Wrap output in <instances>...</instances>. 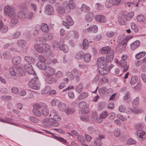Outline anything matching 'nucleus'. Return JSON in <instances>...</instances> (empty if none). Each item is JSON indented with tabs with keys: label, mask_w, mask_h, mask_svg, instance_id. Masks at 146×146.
Listing matches in <instances>:
<instances>
[{
	"label": "nucleus",
	"mask_w": 146,
	"mask_h": 146,
	"mask_svg": "<svg viewBox=\"0 0 146 146\" xmlns=\"http://www.w3.org/2000/svg\"><path fill=\"white\" fill-rule=\"evenodd\" d=\"M24 68L28 74H35V72L30 64H25Z\"/></svg>",
	"instance_id": "1a4fd4ad"
},
{
	"label": "nucleus",
	"mask_w": 146,
	"mask_h": 146,
	"mask_svg": "<svg viewBox=\"0 0 146 146\" xmlns=\"http://www.w3.org/2000/svg\"><path fill=\"white\" fill-rule=\"evenodd\" d=\"M53 112L55 113V114L53 116V119H55L56 121H60L61 119V117L58 115L56 114V113L55 110L53 111Z\"/></svg>",
	"instance_id": "69168bd1"
},
{
	"label": "nucleus",
	"mask_w": 146,
	"mask_h": 146,
	"mask_svg": "<svg viewBox=\"0 0 146 146\" xmlns=\"http://www.w3.org/2000/svg\"><path fill=\"white\" fill-rule=\"evenodd\" d=\"M114 52L113 50L110 51V52L106 54V59L107 62L108 63L111 62L113 60V58Z\"/></svg>",
	"instance_id": "ddd939ff"
},
{
	"label": "nucleus",
	"mask_w": 146,
	"mask_h": 146,
	"mask_svg": "<svg viewBox=\"0 0 146 146\" xmlns=\"http://www.w3.org/2000/svg\"><path fill=\"white\" fill-rule=\"evenodd\" d=\"M104 5L99 3H96L94 5L95 8L98 10H100L103 8Z\"/></svg>",
	"instance_id": "603ef678"
},
{
	"label": "nucleus",
	"mask_w": 146,
	"mask_h": 146,
	"mask_svg": "<svg viewBox=\"0 0 146 146\" xmlns=\"http://www.w3.org/2000/svg\"><path fill=\"white\" fill-rule=\"evenodd\" d=\"M46 82L48 84H51L56 82V79L54 77H49L46 80Z\"/></svg>",
	"instance_id": "473e14b6"
},
{
	"label": "nucleus",
	"mask_w": 146,
	"mask_h": 146,
	"mask_svg": "<svg viewBox=\"0 0 146 146\" xmlns=\"http://www.w3.org/2000/svg\"><path fill=\"white\" fill-rule=\"evenodd\" d=\"M49 122H50L49 119L48 118H46L43 120L42 121V123L46 127H51V126H49L48 125L49 124H50Z\"/></svg>",
	"instance_id": "6e6d98bb"
},
{
	"label": "nucleus",
	"mask_w": 146,
	"mask_h": 146,
	"mask_svg": "<svg viewBox=\"0 0 146 146\" xmlns=\"http://www.w3.org/2000/svg\"><path fill=\"white\" fill-rule=\"evenodd\" d=\"M138 78L136 76H132L130 79V83L131 85H133L137 81Z\"/></svg>",
	"instance_id": "79ce46f5"
},
{
	"label": "nucleus",
	"mask_w": 146,
	"mask_h": 146,
	"mask_svg": "<svg viewBox=\"0 0 146 146\" xmlns=\"http://www.w3.org/2000/svg\"><path fill=\"white\" fill-rule=\"evenodd\" d=\"M83 86V84L81 83H80L76 88V91L78 93H80L82 91Z\"/></svg>",
	"instance_id": "de8ad7c7"
},
{
	"label": "nucleus",
	"mask_w": 146,
	"mask_h": 146,
	"mask_svg": "<svg viewBox=\"0 0 146 146\" xmlns=\"http://www.w3.org/2000/svg\"><path fill=\"white\" fill-rule=\"evenodd\" d=\"M55 71L54 68L51 67H46L43 72V74L46 76H53L55 74Z\"/></svg>",
	"instance_id": "423d86ee"
},
{
	"label": "nucleus",
	"mask_w": 146,
	"mask_h": 146,
	"mask_svg": "<svg viewBox=\"0 0 146 146\" xmlns=\"http://www.w3.org/2000/svg\"><path fill=\"white\" fill-rule=\"evenodd\" d=\"M106 90V88L104 87L102 88L99 89L98 92L99 94L101 96H103L105 94Z\"/></svg>",
	"instance_id": "3c124183"
},
{
	"label": "nucleus",
	"mask_w": 146,
	"mask_h": 146,
	"mask_svg": "<svg viewBox=\"0 0 146 146\" xmlns=\"http://www.w3.org/2000/svg\"><path fill=\"white\" fill-rule=\"evenodd\" d=\"M42 49H43V52H46L49 54L51 53V52L50 50V47L49 45L47 44H44L42 45Z\"/></svg>",
	"instance_id": "6ab92c4d"
},
{
	"label": "nucleus",
	"mask_w": 146,
	"mask_h": 146,
	"mask_svg": "<svg viewBox=\"0 0 146 146\" xmlns=\"http://www.w3.org/2000/svg\"><path fill=\"white\" fill-rule=\"evenodd\" d=\"M98 30L97 27L96 25H93L87 29L84 30V31H87L88 32L92 31L94 33H96L97 31Z\"/></svg>",
	"instance_id": "393cba45"
},
{
	"label": "nucleus",
	"mask_w": 146,
	"mask_h": 146,
	"mask_svg": "<svg viewBox=\"0 0 146 146\" xmlns=\"http://www.w3.org/2000/svg\"><path fill=\"white\" fill-rule=\"evenodd\" d=\"M105 59L103 57L99 58L97 60V64L100 74L105 75L109 73V70L107 68Z\"/></svg>",
	"instance_id": "f03ea898"
},
{
	"label": "nucleus",
	"mask_w": 146,
	"mask_h": 146,
	"mask_svg": "<svg viewBox=\"0 0 146 146\" xmlns=\"http://www.w3.org/2000/svg\"><path fill=\"white\" fill-rule=\"evenodd\" d=\"M84 60L86 62H89L91 60V55L89 53H87L84 55Z\"/></svg>",
	"instance_id": "a19ab883"
},
{
	"label": "nucleus",
	"mask_w": 146,
	"mask_h": 146,
	"mask_svg": "<svg viewBox=\"0 0 146 146\" xmlns=\"http://www.w3.org/2000/svg\"><path fill=\"white\" fill-rule=\"evenodd\" d=\"M137 19L139 22H143L145 20V18L144 16L142 14L138 15L137 17Z\"/></svg>",
	"instance_id": "37998d69"
},
{
	"label": "nucleus",
	"mask_w": 146,
	"mask_h": 146,
	"mask_svg": "<svg viewBox=\"0 0 146 146\" xmlns=\"http://www.w3.org/2000/svg\"><path fill=\"white\" fill-rule=\"evenodd\" d=\"M84 52L82 51H80L76 53L75 56L76 59H80L83 58L84 55Z\"/></svg>",
	"instance_id": "72a5a7b5"
},
{
	"label": "nucleus",
	"mask_w": 146,
	"mask_h": 146,
	"mask_svg": "<svg viewBox=\"0 0 146 146\" xmlns=\"http://www.w3.org/2000/svg\"><path fill=\"white\" fill-rule=\"evenodd\" d=\"M146 54V53L144 51H142L136 54L135 55V57L136 59H139L142 58Z\"/></svg>",
	"instance_id": "c03bdc74"
},
{
	"label": "nucleus",
	"mask_w": 146,
	"mask_h": 146,
	"mask_svg": "<svg viewBox=\"0 0 146 146\" xmlns=\"http://www.w3.org/2000/svg\"><path fill=\"white\" fill-rule=\"evenodd\" d=\"M60 45L58 44V42L56 41H53L52 42V46L54 49L56 50L58 48Z\"/></svg>",
	"instance_id": "bf43d9fd"
},
{
	"label": "nucleus",
	"mask_w": 146,
	"mask_h": 146,
	"mask_svg": "<svg viewBox=\"0 0 146 146\" xmlns=\"http://www.w3.org/2000/svg\"><path fill=\"white\" fill-rule=\"evenodd\" d=\"M114 33L112 31H108L106 34V36L109 38L112 37L114 35Z\"/></svg>",
	"instance_id": "052dcab7"
},
{
	"label": "nucleus",
	"mask_w": 146,
	"mask_h": 146,
	"mask_svg": "<svg viewBox=\"0 0 146 146\" xmlns=\"http://www.w3.org/2000/svg\"><path fill=\"white\" fill-rule=\"evenodd\" d=\"M140 44V42L139 40H136L132 43L130 46L131 49L134 50L137 48Z\"/></svg>",
	"instance_id": "cd10ccee"
},
{
	"label": "nucleus",
	"mask_w": 146,
	"mask_h": 146,
	"mask_svg": "<svg viewBox=\"0 0 146 146\" xmlns=\"http://www.w3.org/2000/svg\"><path fill=\"white\" fill-rule=\"evenodd\" d=\"M8 29V27L4 25L2 21L0 20V32L2 33H5L7 32Z\"/></svg>",
	"instance_id": "2eb2a0df"
},
{
	"label": "nucleus",
	"mask_w": 146,
	"mask_h": 146,
	"mask_svg": "<svg viewBox=\"0 0 146 146\" xmlns=\"http://www.w3.org/2000/svg\"><path fill=\"white\" fill-rule=\"evenodd\" d=\"M62 24L67 28L69 29V26L72 25L74 24V22L70 16H68L66 17V21H63Z\"/></svg>",
	"instance_id": "0eeeda50"
},
{
	"label": "nucleus",
	"mask_w": 146,
	"mask_h": 146,
	"mask_svg": "<svg viewBox=\"0 0 146 146\" xmlns=\"http://www.w3.org/2000/svg\"><path fill=\"white\" fill-rule=\"evenodd\" d=\"M45 13L48 15H52L54 13V9L51 5L48 4L45 6Z\"/></svg>",
	"instance_id": "6e6552de"
},
{
	"label": "nucleus",
	"mask_w": 146,
	"mask_h": 146,
	"mask_svg": "<svg viewBox=\"0 0 146 146\" xmlns=\"http://www.w3.org/2000/svg\"><path fill=\"white\" fill-rule=\"evenodd\" d=\"M64 5H66V9L69 11L70 9H74L76 7V5L72 0H70L68 3L65 2Z\"/></svg>",
	"instance_id": "9b49d317"
},
{
	"label": "nucleus",
	"mask_w": 146,
	"mask_h": 146,
	"mask_svg": "<svg viewBox=\"0 0 146 146\" xmlns=\"http://www.w3.org/2000/svg\"><path fill=\"white\" fill-rule=\"evenodd\" d=\"M26 44V41L24 40H18L17 42V44L18 46L22 48L25 47Z\"/></svg>",
	"instance_id": "bb28decb"
},
{
	"label": "nucleus",
	"mask_w": 146,
	"mask_h": 146,
	"mask_svg": "<svg viewBox=\"0 0 146 146\" xmlns=\"http://www.w3.org/2000/svg\"><path fill=\"white\" fill-rule=\"evenodd\" d=\"M64 111L67 114L70 115L74 112V110L73 108H68L65 110Z\"/></svg>",
	"instance_id": "13d9d810"
},
{
	"label": "nucleus",
	"mask_w": 146,
	"mask_h": 146,
	"mask_svg": "<svg viewBox=\"0 0 146 146\" xmlns=\"http://www.w3.org/2000/svg\"><path fill=\"white\" fill-rule=\"evenodd\" d=\"M79 108L81 109L86 108H87V103L84 101H82L80 102L78 105Z\"/></svg>",
	"instance_id": "e433bc0d"
},
{
	"label": "nucleus",
	"mask_w": 146,
	"mask_h": 146,
	"mask_svg": "<svg viewBox=\"0 0 146 146\" xmlns=\"http://www.w3.org/2000/svg\"><path fill=\"white\" fill-rule=\"evenodd\" d=\"M34 114L37 117H40L41 115V113L40 111L38 109L34 108L33 110Z\"/></svg>",
	"instance_id": "09e8293b"
},
{
	"label": "nucleus",
	"mask_w": 146,
	"mask_h": 146,
	"mask_svg": "<svg viewBox=\"0 0 146 146\" xmlns=\"http://www.w3.org/2000/svg\"><path fill=\"white\" fill-rule=\"evenodd\" d=\"M108 115L107 111H103L100 114V117L103 119L105 118Z\"/></svg>",
	"instance_id": "e2e57ef3"
},
{
	"label": "nucleus",
	"mask_w": 146,
	"mask_h": 146,
	"mask_svg": "<svg viewBox=\"0 0 146 146\" xmlns=\"http://www.w3.org/2000/svg\"><path fill=\"white\" fill-rule=\"evenodd\" d=\"M47 107H44L42 109V115L45 116H47L49 113Z\"/></svg>",
	"instance_id": "4c0bfd02"
},
{
	"label": "nucleus",
	"mask_w": 146,
	"mask_h": 146,
	"mask_svg": "<svg viewBox=\"0 0 146 146\" xmlns=\"http://www.w3.org/2000/svg\"><path fill=\"white\" fill-rule=\"evenodd\" d=\"M38 58L39 60L36 64L37 66L40 69L44 70L47 67L45 63L46 59L40 55L39 56Z\"/></svg>",
	"instance_id": "39448f33"
},
{
	"label": "nucleus",
	"mask_w": 146,
	"mask_h": 146,
	"mask_svg": "<svg viewBox=\"0 0 146 146\" xmlns=\"http://www.w3.org/2000/svg\"><path fill=\"white\" fill-rule=\"evenodd\" d=\"M4 12L5 15H8L10 18L17 15L15 12L14 8L9 5H7L5 7Z\"/></svg>",
	"instance_id": "7ed1b4c3"
},
{
	"label": "nucleus",
	"mask_w": 146,
	"mask_h": 146,
	"mask_svg": "<svg viewBox=\"0 0 146 146\" xmlns=\"http://www.w3.org/2000/svg\"><path fill=\"white\" fill-rule=\"evenodd\" d=\"M50 87L49 86H46L43 90V92L44 94H47L50 92Z\"/></svg>",
	"instance_id": "774afa93"
},
{
	"label": "nucleus",
	"mask_w": 146,
	"mask_h": 146,
	"mask_svg": "<svg viewBox=\"0 0 146 146\" xmlns=\"http://www.w3.org/2000/svg\"><path fill=\"white\" fill-rule=\"evenodd\" d=\"M143 110L141 108H138L137 109L133 108L131 109L130 110L129 112L130 113L133 112L134 114H138L141 113L143 111Z\"/></svg>",
	"instance_id": "a878e982"
},
{
	"label": "nucleus",
	"mask_w": 146,
	"mask_h": 146,
	"mask_svg": "<svg viewBox=\"0 0 146 146\" xmlns=\"http://www.w3.org/2000/svg\"><path fill=\"white\" fill-rule=\"evenodd\" d=\"M83 46L84 49L86 50L87 49L89 46V42L86 39H84L83 41Z\"/></svg>",
	"instance_id": "a18cd8bd"
},
{
	"label": "nucleus",
	"mask_w": 146,
	"mask_h": 146,
	"mask_svg": "<svg viewBox=\"0 0 146 146\" xmlns=\"http://www.w3.org/2000/svg\"><path fill=\"white\" fill-rule=\"evenodd\" d=\"M71 72L72 75L71 76V78L73 79L74 77H75L76 80L77 81H78L79 80L80 78L78 70L76 69H73L72 70Z\"/></svg>",
	"instance_id": "f8f14e48"
},
{
	"label": "nucleus",
	"mask_w": 146,
	"mask_h": 146,
	"mask_svg": "<svg viewBox=\"0 0 146 146\" xmlns=\"http://www.w3.org/2000/svg\"><path fill=\"white\" fill-rule=\"evenodd\" d=\"M88 95L87 92H84L81 93L80 95L79 98L80 100H82L87 98Z\"/></svg>",
	"instance_id": "864d4df0"
},
{
	"label": "nucleus",
	"mask_w": 146,
	"mask_h": 146,
	"mask_svg": "<svg viewBox=\"0 0 146 146\" xmlns=\"http://www.w3.org/2000/svg\"><path fill=\"white\" fill-rule=\"evenodd\" d=\"M54 138L56 140H58V141L62 142V143L64 144L67 143L66 141L62 137L56 136H55Z\"/></svg>",
	"instance_id": "5fc2aeb1"
},
{
	"label": "nucleus",
	"mask_w": 146,
	"mask_h": 146,
	"mask_svg": "<svg viewBox=\"0 0 146 146\" xmlns=\"http://www.w3.org/2000/svg\"><path fill=\"white\" fill-rule=\"evenodd\" d=\"M74 32L73 31H70L65 36V38L66 39H68L74 35Z\"/></svg>",
	"instance_id": "0e129e2a"
},
{
	"label": "nucleus",
	"mask_w": 146,
	"mask_h": 146,
	"mask_svg": "<svg viewBox=\"0 0 146 146\" xmlns=\"http://www.w3.org/2000/svg\"><path fill=\"white\" fill-rule=\"evenodd\" d=\"M113 133L115 136L118 137L120 134V129L118 128H116L114 129Z\"/></svg>",
	"instance_id": "4d7b16f0"
},
{
	"label": "nucleus",
	"mask_w": 146,
	"mask_h": 146,
	"mask_svg": "<svg viewBox=\"0 0 146 146\" xmlns=\"http://www.w3.org/2000/svg\"><path fill=\"white\" fill-rule=\"evenodd\" d=\"M2 56L5 60H9L11 59V53L8 51H5L2 53Z\"/></svg>",
	"instance_id": "412c9836"
},
{
	"label": "nucleus",
	"mask_w": 146,
	"mask_h": 146,
	"mask_svg": "<svg viewBox=\"0 0 146 146\" xmlns=\"http://www.w3.org/2000/svg\"><path fill=\"white\" fill-rule=\"evenodd\" d=\"M80 9L82 11L86 12L89 11L90 10V8L89 7L86 6L84 4H83Z\"/></svg>",
	"instance_id": "c756f323"
},
{
	"label": "nucleus",
	"mask_w": 146,
	"mask_h": 146,
	"mask_svg": "<svg viewBox=\"0 0 146 146\" xmlns=\"http://www.w3.org/2000/svg\"><path fill=\"white\" fill-rule=\"evenodd\" d=\"M60 103V102L59 101L56 99L53 100L51 102V105L54 106H58Z\"/></svg>",
	"instance_id": "680f3d73"
},
{
	"label": "nucleus",
	"mask_w": 146,
	"mask_h": 146,
	"mask_svg": "<svg viewBox=\"0 0 146 146\" xmlns=\"http://www.w3.org/2000/svg\"><path fill=\"white\" fill-rule=\"evenodd\" d=\"M94 16V14L93 12H90L86 15L85 19L87 21L91 22L93 19Z\"/></svg>",
	"instance_id": "f3484780"
},
{
	"label": "nucleus",
	"mask_w": 146,
	"mask_h": 146,
	"mask_svg": "<svg viewBox=\"0 0 146 146\" xmlns=\"http://www.w3.org/2000/svg\"><path fill=\"white\" fill-rule=\"evenodd\" d=\"M110 48L109 47H106L103 48L100 50V52L102 54H105L108 53L110 52V51L111 50Z\"/></svg>",
	"instance_id": "2f4dec72"
},
{
	"label": "nucleus",
	"mask_w": 146,
	"mask_h": 146,
	"mask_svg": "<svg viewBox=\"0 0 146 146\" xmlns=\"http://www.w3.org/2000/svg\"><path fill=\"white\" fill-rule=\"evenodd\" d=\"M12 19L11 20V25L13 26V25L18 23V17L17 15L11 18Z\"/></svg>",
	"instance_id": "c85d7f7f"
},
{
	"label": "nucleus",
	"mask_w": 146,
	"mask_h": 146,
	"mask_svg": "<svg viewBox=\"0 0 146 146\" xmlns=\"http://www.w3.org/2000/svg\"><path fill=\"white\" fill-rule=\"evenodd\" d=\"M34 47L35 49L38 52L40 53L43 52L42 45H39L38 44H36L35 45Z\"/></svg>",
	"instance_id": "c9c22d12"
},
{
	"label": "nucleus",
	"mask_w": 146,
	"mask_h": 146,
	"mask_svg": "<svg viewBox=\"0 0 146 146\" xmlns=\"http://www.w3.org/2000/svg\"><path fill=\"white\" fill-rule=\"evenodd\" d=\"M61 50H62L64 53H67L68 51L69 48L68 46L64 44L59 47Z\"/></svg>",
	"instance_id": "f704fd0d"
},
{
	"label": "nucleus",
	"mask_w": 146,
	"mask_h": 146,
	"mask_svg": "<svg viewBox=\"0 0 146 146\" xmlns=\"http://www.w3.org/2000/svg\"><path fill=\"white\" fill-rule=\"evenodd\" d=\"M134 14V13L133 12L128 13L123 11L119 12L118 15L119 23L122 25H125L126 21L130 20L133 17Z\"/></svg>",
	"instance_id": "f257e3e1"
},
{
	"label": "nucleus",
	"mask_w": 146,
	"mask_h": 146,
	"mask_svg": "<svg viewBox=\"0 0 146 146\" xmlns=\"http://www.w3.org/2000/svg\"><path fill=\"white\" fill-rule=\"evenodd\" d=\"M49 119L50 121L49 123H50V124H49L48 125L49 126H50L51 127H52V126L56 127L58 125V122L57 121H56L55 119H53V118H49Z\"/></svg>",
	"instance_id": "5701e85b"
},
{
	"label": "nucleus",
	"mask_w": 146,
	"mask_h": 146,
	"mask_svg": "<svg viewBox=\"0 0 146 146\" xmlns=\"http://www.w3.org/2000/svg\"><path fill=\"white\" fill-rule=\"evenodd\" d=\"M12 63L14 65H18L21 62V58L20 56H17L13 58L12 60Z\"/></svg>",
	"instance_id": "a211bd4d"
},
{
	"label": "nucleus",
	"mask_w": 146,
	"mask_h": 146,
	"mask_svg": "<svg viewBox=\"0 0 146 146\" xmlns=\"http://www.w3.org/2000/svg\"><path fill=\"white\" fill-rule=\"evenodd\" d=\"M115 5L114 0H106L105 6L108 8H110Z\"/></svg>",
	"instance_id": "b1692460"
},
{
	"label": "nucleus",
	"mask_w": 146,
	"mask_h": 146,
	"mask_svg": "<svg viewBox=\"0 0 146 146\" xmlns=\"http://www.w3.org/2000/svg\"><path fill=\"white\" fill-rule=\"evenodd\" d=\"M56 10L57 13L60 14H63L65 12V9L63 7L59 5L57 7Z\"/></svg>",
	"instance_id": "58836bf2"
},
{
	"label": "nucleus",
	"mask_w": 146,
	"mask_h": 146,
	"mask_svg": "<svg viewBox=\"0 0 146 146\" xmlns=\"http://www.w3.org/2000/svg\"><path fill=\"white\" fill-rule=\"evenodd\" d=\"M135 134L137 136V138L138 140L140 141H142L145 139V133L143 130L136 131Z\"/></svg>",
	"instance_id": "9d476101"
},
{
	"label": "nucleus",
	"mask_w": 146,
	"mask_h": 146,
	"mask_svg": "<svg viewBox=\"0 0 146 146\" xmlns=\"http://www.w3.org/2000/svg\"><path fill=\"white\" fill-rule=\"evenodd\" d=\"M119 64L121 67H124L123 69L124 72H126L127 71L129 68V66L127 65V62L126 60H121L119 62Z\"/></svg>",
	"instance_id": "dca6fc26"
},
{
	"label": "nucleus",
	"mask_w": 146,
	"mask_h": 146,
	"mask_svg": "<svg viewBox=\"0 0 146 146\" xmlns=\"http://www.w3.org/2000/svg\"><path fill=\"white\" fill-rule=\"evenodd\" d=\"M106 105L104 102H102L99 103L98 106V110L100 111L102 110L105 108Z\"/></svg>",
	"instance_id": "49530a36"
},
{
	"label": "nucleus",
	"mask_w": 146,
	"mask_h": 146,
	"mask_svg": "<svg viewBox=\"0 0 146 146\" xmlns=\"http://www.w3.org/2000/svg\"><path fill=\"white\" fill-rule=\"evenodd\" d=\"M9 71L10 74L13 76H15L16 75V73L14 69V68L12 67H10L9 68Z\"/></svg>",
	"instance_id": "338daca9"
},
{
	"label": "nucleus",
	"mask_w": 146,
	"mask_h": 146,
	"mask_svg": "<svg viewBox=\"0 0 146 146\" xmlns=\"http://www.w3.org/2000/svg\"><path fill=\"white\" fill-rule=\"evenodd\" d=\"M24 59L25 61L28 62L29 64H33L35 62L34 59L32 57L29 56H25Z\"/></svg>",
	"instance_id": "4be33fe9"
},
{
	"label": "nucleus",
	"mask_w": 146,
	"mask_h": 146,
	"mask_svg": "<svg viewBox=\"0 0 146 146\" xmlns=\"http://www.w3.org/2000/svg\"><path fill=\"white\" fill-rule=\"evenodd\" d=\"M96 21L99 22L104 23L106 21V19L103 15H97L95 17Z\"/></svg>",
	"instance_id": "4468645a"
},
{
	"label": "nucleus",
	"mask_w": 146,
	"mask_h": 146,
	"mask_svg": "<svg viewBox=\"0 0 146 146\" xmlns=\"http://www.w3.org/2000/svg\"><path fill=\"white\" fill-rule=\"evenodd\" d=\"M17 75L19 76H24L25 74V71L22 69L20 68H17Z\"/></svg>",
	"instance_id": "7c9ffc66"
},
{
	"label": "nucleus",
	"mask_w": 146,
	"mask_h": 146,
	"mask_svg": "<svg viewBox=\"0 0 146 146\" xmlns=\"http://www.w3.org/2000/svg\"><path fill=\"white\" fill-rule=\"evenodd\" d=\"M41 30L43 32L47 33L49 31V27L47 24L43 23L40 26Z\"/></svg>",
	"instance_id": "aec40b11"
},
{
	"label": "nucleus",
	"mask_w": 146,
	"mask_h": 146,
	"mask_svg": "<svg viewBox=\"0 0 146 146\" xmlns=\"http://www.w3.org/2000/svg\"><path fill=\"white\" fill-rule=\"evenodd\" d=\"M35 106L37 108H43L44 107H47L46 105L44 103L40 102L36 103L35 104Z\"/></svg>",
	"instance_id": "8fccbe9b"
},
{
	"label": "nucleus",
	"mask_w": 146,
	"mask_h": 146,
	"mask_svg": "<svg viewBox=\"0 0 146 146\" xmlns=\"http://www.w3.org/2000/svg\"><path fill=\"white\" fill-rule=\"evenodd\" d=\"M30 88L35 90L39 89L40 84L37 77H35L32 79L30 82L29 84Z\"/></svg>",
	"instance_id": "20e7f679"
},
{
	"label": "nucleus",
	"mask_w": 146,
	"mask_h": 146,
	"mask_svg": "<svg viewBox=\"0 0 146 146\" xmlns=\"http://www.w3.org/2000/svg\"><path fill=\"white\" fill-rule=\"evenodd\" d=\"M139 104V98L137 97L133 100L132 105L134 108H136L138 106Z\"/></svg>",
	"instance_id": "ea45409f"
}]
</instances>
